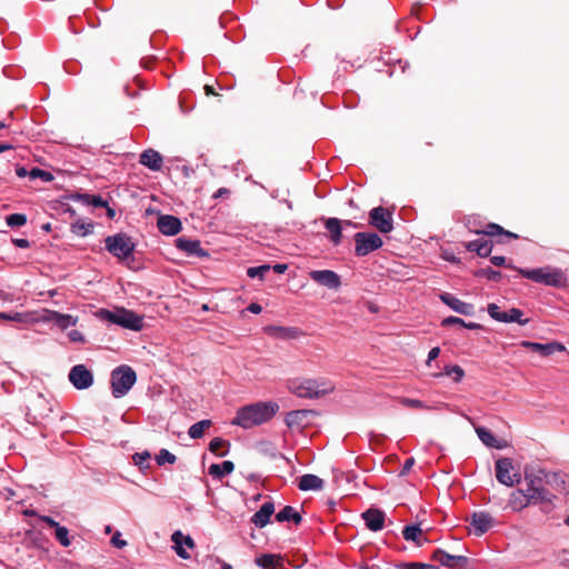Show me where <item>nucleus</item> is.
Here are the masks:
<instances>
[{
    "instance_id": "1",
    "label": "nucleus",
    "mask_w": 569,
    "mask_h": 569,
    "mask_svg": "<svg viewBox=\"0 0 569 569\" xmlns=\"http://www.w3.org/2000/svg\"><path fill=\"white\" fill-rule=\"evenodd\" d=\"M278 410L279 406L273 401H258L239 408L230 423L250 429L268 422Z\"/></svg>"
},
{
    "instance_id": "2",
    "label": "nucleus",
    "mask_w": 569,
    "mask_h": 569,
    "mask_svg": "<svg viewBox=\"0 0 569 569\" xmlns=\"http://www.w3.org/2000/svg\"><path fill=\"white\" fill-rule=\"evenodd\" d=\"M288 390L298 398L319 399L335 391V383L326 378H292L287 380Z\"/></svg>"
},
{
    "instance_id": "3",
    "label": "nucleus",
    "mask_w": 569,
    "mask_h": 569,
    "mask_svg": "<svg viewBox=\"0 0 569 569\" xmlns=\"http://www.w3.org/2000/svg\"><path fill=\"white\" fill-rule=\"evenodd\" d=\"M508 268L517 270L522 277L532 280L545 286L555 288H566L568 286V277L566 271L559 268L550 266L537 268V269H521L516 268L511 264H507Z\"/></svg>"
},
{
    "instance_id": "4",
    "label": "nucleus",
    "mask_w": 569,
    "mask_h": 569,
    "mask_svg": "<svg viewBox=\"0 0 569 569\" xmlns=\"http://www.w3.org/2000/svg\"><path fill=\"white\" fill-rule=\"evenodd\" d=\"M137 381L136 371L128 365H121L111 371V393L114 398L124 397Z\"/></svg>"
},
{
    "instance_id": "5",
    "label": "nucleus",
    "mask_w": 569,
    "mask_h": 569,
    "mask_svg": "<svg viewBox=\"0 0 569 569\" xmlns=\"http://www.w3.org/2000/svg\"><path fill=\"white\" fill-rule=\"evenodd\" d=\"M100 313L104 320L124 329L139 331L143 327V318L138 316L134 311L126 308H118L114 311L102 309Z\"/></svg>"
},
{
    "instance_id": "6",
    "label": "nucleus",
    "mask_w": 569,
    "mask_h": 569,
    "mask_svg": "<svg viewBox=\"0 0 569 569\" xmlns=\"http://www.w3.org/2000/svg\"><path fill=\"white\" fill-rule=\"evenodd\" d=\"M106 250L118 260H127L132 256L136 243L126 233H116L104 239Z\"/></svg>"
},
{
    "instance_id": "7",
    "label": "nucleus",
    "mask_w": 569,
    "mask_h": 569,
    "mask_svg": "<svg viewBox=\"0 0 569 569\" xmlns=\"http://www.w3.org/2000/svg\"><path fill=\"white\" fill-rule=\"evenodd\" d=\"M355 239V254L365 257L382 247L383 241L376 232H357Z\"/></svg>"
},
{
    "instance_id": "8",
    "label": "nucleus",
    "mask_w": 569,
    "mask_h": 569,
    "mask_svg": "<svg viewBox=\"0 0 569 569\" xmlns=\"http://www.w3.org/2000/svg\"><path fill=\"white\" fill-rule=\"evenodd\" d=\"M512 469L513 466L512 460L510 458L498 459L496 461L497 480L507 487H512L513 485L519 483L521 480V476L518 472L511 475Z\"/></svg>"
},
{
    "instance_id": "9",
    "label": "nucleus",
    "mask_w": 569,
    "mask_h": 569,
    "mask_svg": "<svg viewBox=\"0 0 569 569\" xmlns=\"http://www.w3.org/2000/svg\"><path fill=\"white\" fill-rule=\"evenodd\" d=\"M69 380L78 390H86L93 385V375L84 365H76L69 371Z\"/></svg>"
},
{
    "instance_id": "10",
    "label": "nucleus",
    "mask_w": 569,
    "mask_h": 569,
    "mask_svg": "<svg viewBox=\"0 0 569 569\" xmlns=\"http://www.w3.org/2000/svg\"><path fill=\"white\" fill-rule=\"evenodd\" d=\"M176 247L180 251H183L189 257L208 258L209 252L201 247V242L198 239H191L187 237H179L176 239Z\"/></svg>"
},
{
    "instance_id": "11",
    "label": "nucleus",
    "mask_w": 569,
    "mask_h": 569,
    "mask_svg": "<svg viewBox=\"0 0 569 569\" xmlns=\"http://www.w3.org/2000/svg\"><path fill=\"white\" fill-rule=\"evenodd\" d=\"M369 223L381 232L391 231V212L383 207H376L369 212Z\"/></svg>"
},
{
    "instance_id": "12",
    "label": "nucleus",
    "mask_w": 569,
    "mask_h": 569,
    "mask_svg": "<svg viewBox=\"0 0 569 569\" xmlns=\"http://www.w3.org/2000/svg\"><path fill=\"white\" fill-rule=\"evenodd\" d=\"M431 559L450 569L466 568L469 561L466 556H452L442 549H436Z\"/></svg>"
},
{
    "instance_id": "13",
    "label": "nucleus",
    "mask_w": 569,
    "mask_h": 569,
    "mask_svg": "<svg viewBox=\"0 0 569 569\" xmlns=\"http://www.w3.org/2000/svg\"><path fill=\"white\" fill-rule=\"evenodd\" d=\"M310 278L328 289H338L341 286L340 277L332 270H312Z\"/></svg>"
},
{
    "instance_id": "14",
    "label": "nucleus",
    "mask_w": 569,
    "mask_h": 569,
    "mask_svg": "<svg viewBox=\"0 0 569 569\" xmlns=\"http://www.w3.org/2000/svg\"><path fill=\"white\" fill-rule=\"evenodd\" d=\"M173 542V549L181 559H190V555L186 548L193 549L196 543L193 539L188 535H183L181 531H174L171 536Z\"/></svg>"
},
{
    "instance_id": "15",
    "label": "nucleus",
    "mask_w": 569,
    "mask_h": 569,
    "mask_svg": "<svg viewBox=\"0 0 569 569\" xmlns=\"http://www.w3.org/2000/svg\"><path fill=\"white\" fill-rule=\"evenodd\" d=\"M157 226L159 231L166 236H176L182 228L180 219L171 214L160 216Z\"/></svg>"
},
{
    "instance_id": "16",
    "label": "nucleus",
    "mask_w": 569,
    "mask_h": 569,
    "mask_svg": "<svg viewBox=\"0 0 569 569\" xmlns=\"http://www.w3.org/2000/svg\"><path fill=\"white\" fill-rule=\"evenodd\" d=\"M528 500H530V505H552L553 499L556 498L548 489L545 487H535L527 488L525 490Z\"/></svg>"
},
{
    "instance_id": "17",
    "label": "nucleus",
    "mask_w": 569,
    "mask_h": 569,
    "mask_svg": "<svg viewBox=\"0 0 569 569\" xmlns=\"http://www.w3.org/2000/svg\"><path fill=\"white\" fill-rule=\"evenodd\" d=\"M521 346L530 349L533 352L539 353L542 357H548L555 352L563 351L565 347L563 345L559 342H549V343H539V342H531V341H521Z\"/></svg>"
},
{
    "instance_id": "18",
    "label": "nucleus",
    "mask_w": 569,
    "mask_h": 569,
    "mask_svg": "<svg viewBox=\"0 0 569 569\" xmlns=\"http://www.w3.org/2000/svg\"><path fill=\"white\" fill-rule=\"evenodd\" d=\"M440 299L449 308H451L453 311H456L460 315H465V316L473 315L475 308L471 303L463 302L460 299L452 296L451 293L445 292L440 296Z\"/></svg>"
},
{
    "instance_id": "19",
    "label": "nucleus",
    "mask_w": 569,
    "mask_h": 569,
    "mask_svg": "<svg viewBox=\"0 0 569 569\" xmlns=\"http://www.w3.org/2000/svg\"><path fill=\"white\" fill-rule=\"evenodd\" d=\"M366 526L371 531H379L385 525V512L377 509L370 508L361 515Z\"/></svg>"
},
{
    "instance_id": "20",
    "label": "nucleus",
    "mask_w": 569,
    "mask_h": 569,
    "mask_svg": "<svg viewBox=\"0 0 569 569\" xmlns=\"http://www.w3.org/2000/svg\"><path fill=\"white\" fill-rule=\"evenodd\" d=\"M493 523L492 517L483 511L473 512L471 516V526L475 528L476 536H482Z\"/></svg>"
},
{
    "instance_id": "21",
    "label": "nucleus",
    "mask_w": 569,
    "mask_h": 569,
    "mask_svg": "<svg viewBox=\"0 0 569 569\" xmlns=\"http://www.w3.org/2000/svg\"><path fill=\"white\" fill-rule=\"evenodd\" d=\"M274 512V505L271 501L264 502L258 511L251 517V522L257 528H263L270 522V518Z\"/></svg>"
},
{
    "instance_id": "22",
    "label": "nucleus",
    "mask_w": 569,
    "mask_h": 569,
    "mask_svg": "<svg viewBox=\"0 0 569 569\" xmlns=\"http://www.w3.org/2000/svg\"><path fill=\"white\" fill-rule=\"evenodd\" d=\"M545 471L542 468H533L526 466L523 469V478L527 483V488L543 487L545 485Z\"/></svg>"
},
{
    "instance_id": "23",
    "label": "nucleus",
    "mask_w": 569,
    "mask_h": 569,
    "mask_svg": "<svg viewBox=\"0 0 569 569\" xmlns=\"http://www.w3.org/2000/svg\"><path fill=\"white\" fill-rule=\"evenodd\" d=\"M139 162L152 171H159L162 168L163 159L158 151L147 149L140 154Z\"/></svg>"
},
{
    "instance_id": "24",
    "label": "nucleus",
    "mask_w": 569,
    "mask_h": 569,
    "mask_svg": "<svg viewBox=\"0 0 569 569\" xmlns=\"http://www.w3.org/2000/svg\"><path fill=\"white\" fill-rule=\"evenodd\" d=\"M325 486V481L312 473H306L299 478L298 488L301 491L309 490H321Z\"/></svg>"
},
{
    "instance_id": "25",
    "label": "nucleus",
    "mask_w": 569,
    "mask_h": 569,
    "mask_svg": "<svg viewBox=\"0 0 569 569\" xmlns=\"http://www.w3.org/2000/svg\"><path fill=\"white\" fill-rule=\"evenodd\" d=\"M48 320L51 321L54 326L60 328L61 330H66L69 327H73L77 325L78 319L68 313H60L58 311H50Z\"/></svg>"
},
{
    "instance_id": "26",
    "label": "nucleus",
    "mask_w": 569,
    "mask_h": 569,
    "mask_svg": "<svg viewBox=\"0 0 569 569\" xmlns=\"http://www.w3.org/2000/svg\"><path fill=\"white\" fill-rule=\"evenodd\" d=\"M492 242L480 238L466 243V248L470 252H477L479 257H489L492 251Z\"/></svg>"
},
{
    "instance_id": "27",
    "label": "nucleus",
    "mask_w": 569,
    "mask_h": 569,
    "mask_svg": "<svg viewBox=\"0 0 569 569\" xmlns=\"http://www.w3.org/2000/svg\"><path fill=\"white\" fill-rule=\"evenodd\" d=\"M325 227L330 233V240L335 246L342 241V222L338 218H328L325 220Z\"/></svg>"
},
{
    "instance_id": "28",
    "label": "nucleus",
    "mask_w": 569,
    "mask_h": 569,
    "mask_svg": "<svg viewBox=\"0 0 569 569\" xmlns=\"http://www.w3.org/2000/svg\"><path fill=\"white\" fill-rule=\"evenodd\" d=\"M545 485L558 492L566 491V476L561 472L545 471Z\"/></svg>"
},
{
    "instance_id": "29",
    "label": "nucleus",
    "mask_w": 569,
    "mask_h": 569,
    "mask_svg": "<svg viewBox=\"0 0 569 569\" xmlns=\"http://www.w3.org/2000/svg\"><path fill=\"white\" fill-rule=\"evenodd\" d=\"M278 522H293L295 525H300L302 521L301 515L297 511V509L292 506H286L274 516Z\"/></svg>"
},
{
    "instance_id": "30",
    "label": "nucleus",
    "mask_w": 569,
    "mask_h": 569,
    "mask_svg": "<svg viewBox=\"0 0 569 569\" xmlns=\"http://www.w3.org/2000/svg\"><path fill=\"white\" fill-rule=\"evenodd\" d=\"M234 469V463L230 460H224L221 463H212L208 473L216 479H222L223 477L230 475Z\"/></svg>"
},
{
    "instance_id": "31",
    "label": "nucleus",
    "mask_w": 569,
    "mask_h": 569,
    "mask_svg": "<svg viewBox=\"0 0 569 569\" xmlns=\"http://www.w3.org/2000/svg\"><path fill=\"white\" fill-rule=\"evenodd\" d=\"M477 234H483V236H506L511 239H518L519 236L517 233H513L511 231L505 230L501 226L497 223H488L483 230H475Z\"/></svg>"
},
{
    "instance_id": "32",
    "label": "nucleus",
    "mask_w": 569,
    "mask_h": 569,
    "mask_svg": "<svg viewBox=\"0 0 569 569\" xmlns=\"http://www.w3.org/2000/svg\"><path fill=\"white\" fill-rule=\"evenodd\" d=\"M254 562L262 569H276L281 565V557L273 553H264L257 557Z\"/></svg>"
},
{
    "instance_id": "33",
    "label": "nucleus",
    "mask_w": 569,
    "mask_h": 569,
    "mask_svg": "<svg viewBox=\"0 0 569 569\" xmlns=\"http://www.w3.org/2000/svg\"><path fill=\"white\" fill-rule=\"evenodd\" d=\"M529 505L530 500H528L525 490H517L510 495L509 506L511 507L512 510L519 511L528 507Z\"/></svg>"
},
{
    "instance_id": "34",
    "label": "nucleus",
    "mask_w": 569,
    "mask_h": 569,
    "mask_svg": "<svg viewBox=\"0 0 569 569\" xmlns=\"http://www.w3.org/2000/svg\"><path fill=\"white\" fill-rule=\"evenodd\" d=\"M402 536L407 541H415L419 547L422 546L425 541H427L426 538H421L422 530L418 525L405 527V529L402 530Z\"/></svg>"
},
{
    "instance_id": "35",
    "label": "nucleus",
    "mask_w": 569,
    "mask_h": 569,
    "mask_svg": "<svg viewBox=\"0 0 569 569\" xmlns=\"http://www.w3.org/2000/svg\"><path fill=\"white\" fill-rule=\"evenodd\" d=\"M266 330L270 335L281 339H291L297 336V329L292 327L270 326L267 327Z\"/></svg>"
},
{
    "instance_id": "36",
    "label": "nucleus",
    "mask_w": 569,
    "mask_h": 569,
    "mask_svg": "<svg viewBox=\"0 0 569 569\" xmlns=\"http://www.w3.org/2000/svg\"><path fill=\"white\" fill-rule=\"evenodd\" d=\"M93 223L92 222H87L84 220H77L74 221L73 223H71V232L77 234V236H80V237H87L88 234L92 233L93 231Z\"/></svg>"
},
{
    "instance_id": "37",
    "label": "nucleus",
    "mask_w": 569,
    "mask_h": 569,
    "mask_svg": "<svg viewBox=\"0 0 569 569\" xmlns=\"http://www.w3.org/2000/svg\"><path fill=\"white\" fill-rule=\"evenodd\" d=\"M442 376L452 377L455 382H460L462 380V378L465 377V370L458 365H452V366H446L443 372L433 375V377H436V378H439Z\"/></svg>"
},
{
    "instance_id": "38",
    "label": "nucleus",
    "mask_w": 569,
    "mask_h": 569,
    "mask_svg": "<svg viewBox=\"0 0 569 569\" xmlns=\"http://www.w3.org/2000/svg\"><path fill=\"white\" fill-rule=\"evenodd\" d=\"M211 425L212 422L209 419L200 420L189 428L188 435L191 439H200L203 436L204 430Z\"/></svg>"
},
{
    "instance_id": "39",
    "label": "nucleus",
    "mask_w": 569,
    "mask_h": 569,
    "mask_svg": "<svg viewBox=\"0 0 569 569\" xmlns=\"http://www.w3.org/2000/svg\"><path fill=\"white\" fill-rule=\"evenodd\" d=\"M476 432L479 437V439L488 447L491 448H500V446L497 443L496 437L492 435V432L483 427L476 428Z\"/></svg>"
},
{
    "instance_id": "40",
    "label": "nucleus",
    "mask_w": 569,
    "mask_h": 569,
    "mask_svg": "<svg viewBox=\"0 0 569 569\" xmlns=\"http://www.w3.org/2000/svg\"><path fill=\"white\" fill-rule=\"evenodd\" d=\"M523 312L518 308H511L509 311H503V316L501 317L502 322H518L520 325H526L528 319L522 320Z\"/></svg>"
},
{
    "instance_id": "41",
    "label": "nucleus",
    "mask_w": 569,
    "mask_h": 569,
    "mask_svg": "<svg viewBox=\"0 0 569 569\" xmlns=\"http://www.w3.org/2000/svg\"><path fill=\"white\" fill-rule=\"evenodd\" d=\"M307 410H292L286 415L284 422L289 428L299 426L303 417L307 416Z\"/></svg>"
},
{
    "instance_id": "42",
    "label": "nucleus",
    "mask_w": 569,
    "mask_h": 569,
    "mask_svg": "<svg viewBox=\"0 0 569 569\" xmlns=\"http://www.w3.org/2000/svg\"><path fill=\"white\" fill-rule=\"evenodd\" d=\"M29 178L31 180L41 179L44 182H50L53 180V174L47 170L33 167L30 169Z\"/></svg>"
},
{
    "instance_id": "43",
    "label": "nucleus",
    "mask_w": 569,
    "mask_h": 569,
    "mask_svg": "<svg viewBox=\"0 0 569 569\" xmlns=\"http://www.w3.org/2000/svg\"><path fill=\"white\" fill-rule=\"evenodd\" d=\"M6 222L10 228H19L27 223L24 213H12L6 217Z\"/></svg>"
},
{
    "instance_id": "44",
    "label": "nucleus",
    "mask_w": 569,
    "mask_h": 569,
    "mask_svg": "<svg viewBox=\"0 0 569 569\" xmlns=\"http://www.w3.org/2000/svg\"><path fill=\"white\" fill-rule=\"evenodd\" d=\"M54 537L56 539L59 541V543L63 547H69L71 545V540H70V537H69V530L67 527L64 526H59L56 530H54Z\"/></svg>"
},
{
    "instance_id": "45",
    "label": "nucleus",
    "mask_w": 569,
    "mask_h": 569,
    "mask_svg": "<svg viewBox=\"0 0 569 569\" xmlns=\"http://www.w3.org/2000/svg\"><path fill=\"white\" fill-rule=\"evenodd\" d=\"M270 269H271L270 264H261L258 267H250L247 270V276L252 279L259 278L262 280L264 278L266 273L270 271Z\"/></svg>"
},
{
    "instance_id": "46",
    "label": "nucleus",
    "mask_w": 569,
    "mask_h": 569,
    "mask_svg": "<svg viewBox=\"0 0 569 569\" xmlns=\"http://www.w3.org/2000/svg\"><path fill=\"white\" fill-rule=\"evenodd\" d=\"M226 445H229L228 441H226L224 439L220 438V437H216L213 438L210 443H209V450L212 452V453H216L218 455L219 457H223L228 453V450L223 451V452H219V450L224 447Z\"/></svg>"
},
{
    "instance_id": "47",
    "label": "nucleus",
    "mask_w": 569,
    "mask_h": 569,
    "mask_svg": "<svg viewBox=\"0 0 569 569\" xmlns=\"http://www.w3.org/2000/svg\"><path fill=\"white\" fill-rule=\"evenodd\" d=\"M477 277H483L491 281H499L501 279V272L493 270L492 268H481L475 273Z\"/></svg>"
},
{
    "instance_id": "48",
    "label": "nucleus",
    "mask_w": 569,
    "mask_h": 569,
    "mask_svg": "<svg viewBox=\"0 0 569 569\" xmlns=\"http://www.w3.org/2000/svg\"><path fill=\"white\" fill-rule=\"evenodd\" d=\"M396 400L398 403H400L407 408H413V409H427L428 408L422 401L417 400V399L398 397V398H396Z\"/></svg>"
},
{
    "instance_id": "49",
    "label": "nucleus",
    "mask_w": 569,
    "mask_h": 569,
    "mask_svg": "<svg viewBox=\"0 0 569 569\" xmlns=\"http://www.w3.org/2000/svg\"><path fill=\"white\" fill-rule=\"evenodd\" d=\"M176 460L177 457L167 449H161L156 456V461L159 466H162L167 462L172 465L176 462Z\"/></svg>"
},
{
    "instance_id": "50",
    "label": "nucleus",
    "mask_w": 569,
    "mask_h": 569,
    "mask_svg": "<svg viewBox=\"0 0 569 569\" xmlns=\"http://www.w3.org/2000/svg\"><path fill=\"white\" fill-rule=\"evenodd\" d=\"M398 568H405V569H438V567L432 565H426L421 562H401L396 565Z\"/></svg>"
},
{
    "instance_id": "51",
    "label": "nucleus",
    "mask_w": 569,
    "mask_h": 569,
    "mask_svg": "<svg viewBox=\"0 0 569 569\" xmlns=\"http://www.w3.org/2000/svg\"><path fill=\"white\" fill-rule=\"evenodd\" d=\"M134 465L140 468L147 467V461L150 459V453L148 451L137 452L132 456Z\"/></svg>"
},
{
    "instance_id": "52",
    "label": "nucleus",
    "mask_w": 569,
    "mask_h": 569,
    "mask_svg": "<svg viewBox=\"0 0 569 569\" xmlns=\"http://www.w3.org/2000/svg\"><path fill=\"white\" fill-rule=\"evenodd\" d=\"M88 206H92L93 208H103L108 206V202L99 194H90Z\"/></svg>"
},
{
    "instance_id": "53",
    "label": "nucleus",
    "mask_w": 569,
    "mask_h": 569,
    "mask_svg": "<svg viewBox=\"0 0 569 569\" xmlns=\"http://www.w3.org/2000/svg\"><path fill=\"white\" fill-rule=\"evenodd\" d=\"M488 313L492 319L502 322L501 317L503 316V311H500V308L496 303L488 305Z\"/></svg>"
},
{
    "instance_id": "54",
    "label": "nucleus",
    "mask_w": 569,
    "mask_h": 569,
    "mask_svg": "<svg viewBox=\"0 0 569 569\" xmlns=\"http://www.w3.org/2000/svg\"><path fill=\"white\" fill-rule=\"evenodd\" d=\"M68 198L70 200L78 201V202H81V203L88 206L89 199H90V194L89 193L76 192V193L70 194Z\"/></svg>"
},
{
    "instance_id": "55",
    "label": "nucleus",
    "mask_w": 569,
    "mask_h": 569,
    "mask_svg": "<svg viewBox=\"0 0 569 569\" xmlns=\"http://www.w3.org/2000/svg\"><path fill=\"white\" fill-rule=\"evenodd\" d=\"M111 543H112L114 547L119 548V549H121V548H123V547H126V546H127V541H126V540H123V539H121V533H120L119 531H117V532L112 536V538H111Z\"/></svg>"
},
{
    "instance_id": "56",
    "label": "nucleus",
    "mask_w": 569,
    "mask_h": 569,
    "mask_svg": "<svg viewBox=\"0 0 569 569\" xmlns=\"http://www.w3.org/2000/svg\"><path fill=\"white\" fill-rule=\"evenodd\" d=\"M452 325H459V326H463L465 325V320L461 319V318H458V317H448V318H445L442 320V326H452Z\"/></svg>"
},
{
    "instance_id": "57",
    "label": "nucleus",
    "mask_w": 569,
    "mask_h": 569,
    "mask_svg": "<svg viewBox=\"0 0 569 569\" xmlns=\"http://www.w3.org/2000/svg\"><path fill=\"white\" fill-rule=\"evenodd\" d=\"M68 337L72 342H84V336L79 330H71Z\"/></svg>"
},
{
    "instance_id": "58",
    "label": "nucleus",
    "mask_w": 569,
    "mask_h": 569,
    "mask_svg": "<svg viewBox=\"0 0 569 569\" xmlns=\"http://www.w3.org/2000/svg\"><path fill=\"white\" fill-rule=\"evenodd\" d=\"M2 320L20 321L21 315L19 312H14V313L0 312V321H2Z\"/></svg>"
},
{
    "instance_id": "59",
    "label": "nucleus",
    "mask_w": 569,
    "mask_h": 569,
    "mask_svg": "<svg viewBox=\"0 0 569 569\" xmlns=\"http://www.w3.org/2000/svg\"><path fill=\"white\" fill-rule=\"evenodd\" d=\"M415 462H416V461H415V458H413V457L408 458V459L405 461V463H403V466H402V469H401V471H400L399 476H406V475L411 470V468L413 467Z\"/></svg>"
},
{
    "instance_id": "60",
    "label": "nucleus",
    "mask_w": 569,
    "mask_h": 569,
    "mask_svg": "<svg viewBox=\"0 0 569 569\" xmlns=\"http://www.w3.org/2000/svg\"><path fill=\"white\" fill-rule=\"evenodd\" d=\"M12 243L18 247V248H21V249H27L30 247V241L28 239H24V238H13L12 239Z\"/></svg>"
},
{
    "instance_id": "61",
    "label": "nucleus",
    "mask_w": 569,
    "mask_h": 569,
    "mask_svg": "<svg viewBox=\"0 0 569 569\" xmlns=\"http://www.w3.org/2000/svg\"><path fill=\"white\" fill-rule=\"evenodd\" d=\"M40 520L46 522L49 527L53 528L54 530L60 526L58 521H56L53 518L49 516H41Z\"/></svg>"
},
{
    "instance_id": "62",
    "label": "nucleus",
    "mask_w": 569,
    "mask_h": 569,
    "mask_svg": "<svg viewBox=\"0 0 569 569\" xmlns=\"http://www.w3.org/2000/svg\"><path fill=\"white\" fill-rule=\"evenodd\" d=\"M439 353H440V348L439 347L432 348L429 351V353H428L427 366H430V362L432 360H435L436 358H438Z\"/></svg>"
},
{
    "instance_id": "63",
    "label": "nucleus",
    "mask_w": 569,
    "mask_h": 569,
    "mask_svg": "<svg viewBox=\"0 0 569 569\" xmlns=\"http://www.w3.org/2000/svg\"><path fill=\"white\" fill-rule=\"evenodd\" d=\"M29 172L30 170H28L26 167L23 166H17L16 167V174L19 177V178H26V177H29Z\"/></svg>"
},
{
    "instance_id": "64",
    "label": "nucleus",
    "mask_w": 569,
    "mask_h": 569,
    "mask_svg": "<svg viewBox=\"0 0 569 569\" xmlns=\"http://www.w3.org/2000/svg\"><path fill=\"white\" fill-rule=\"evenodd\" d=\"M247 310L251 313L259 315L262 311V307L257 302H252L247 307Z\"/></svg>"
}]
</instances>
